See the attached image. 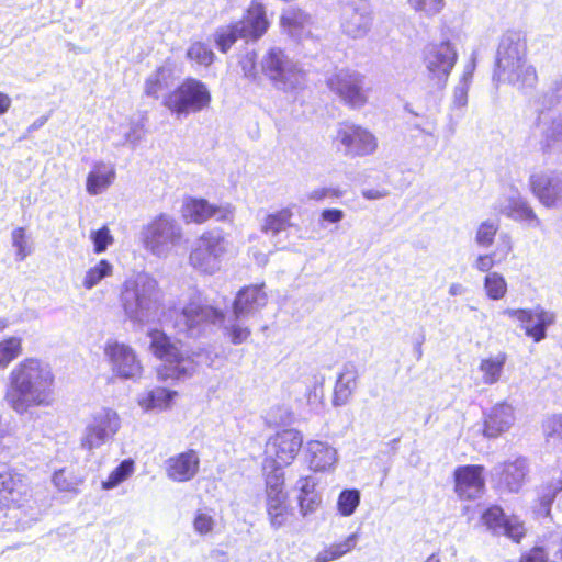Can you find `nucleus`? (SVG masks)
Returning a JSON list of instances; mask_svg holds the SVG:
<instances>
[{
    "instance_id": "nucleus-19",
    "label": "nucleus",
    "mask_w": 562,
    "mask_h": 562,
    "mask_svg": "<svg viewBox=\"0 0 562 562\" xmlns=\"http://www.w3.org/2000/svg\"><path fill=\"white\" fill-rule=\"evenodd\" d=\"M482 522L494 536H505L515 542L525 536L522 524L515 517H507L497 505L490 506L482 514Z\"/></svg>"
},
{
    "instance_id": "nucleus-45",
    "label": "nucleus",
    "mask_w": 562,
    "mask_h": 562,
    "mask_svg": "<svg viewBox=\"0 0 562 562\" xmlns=\"http://www.w3.org/2000/svg\"><path fill=\"white\" fill-rule=\"evenodd\" d=\"M484 289L491 300H501L506 294L507 283L502 274L491 272L484 279Z\"/></svg>"
},
{
    "instance_id": "nucleus-46",
    "label": "nucleus",
    "mask_w": 562,
    "mask_h": 562,
    "mask_svg": "<svg viewBox=\"0 0 562 562\" xmlns=\"http://www.w3.org/2000/svg\"><path fill=\"white\" fill-rule=\"evenodd\" d=\"M244 319L245 318L237 319L233 314V316L228 319L227 326L225 327V330L234 345L243 344L250 336V329L244 324Z\"/></svg>"
},
{
    "instance_id": "nucleus-48",
    "label": "nucleus",
    "mask_w": 562,
    "mask_h": 562,
    "mask_svg": "<svg viewBox=\"0 0 562 562\" xmlns=\"http://www.w3.org/2000/svg\"><path fill=\"white\" fill-rule=\"evenodd\" d=\"M408 5L420 16L431 18L441 12L445 0H408Z\"/></svg>"
},
{
    "instance_id": "nucleus-52",
    "label": "nucleus",
    "mask_w": 562,
    "mask_h": 562,
    "mask_svg": "<svg viewBox=\"0 0 562 562\" xmlns=\"http://www.w3.org/2000/svg\"><path fill=\"white\" fill-rule=\"evenodd\" d=\"M53 483L59 491L76 492L80 480L63 469L54 473Z\"/></svg>"
},
{
    "instance_id": "nucleus-6",
    "label": "nucleus",
    "mask_w": 562,
    "mask_h": 562,
    "mask_svg": "<svg viewBox=\"0 0 562 562\" xmlns=\"http://www.w3.org/2000/svg\"><path fill=\"white\" fill-rule=\"evenodd\" d=\"M212 95L206 83L188 77L162 99V105L178 119L199 113L211 104Z\"/></svg>"
},
{
    "instance_id": "nucleus-33",
    "label": "nucleus",
    "mask_w": 562,
    "mask_h": 562,
    "mask_svg": "<svg viewBox=\"0 0 562 562\" xmlns=\"http://www.w3.org/2000/svg\"><path fill=\"white\" fill-rule=\"evenodd\" d=\"M293 213L291 209L284 207L265 217L261 232L270 235L272 238L292 226L291 218Z\"/></svg>"
},
{
    "instance_id": "nucleus-35",
    "label": "nucleus",
    "mask_w": 562,
    "mask_h": 562,
    "mask_svg": "<svg viewBox=\"0 0 562 562\" xmlns=\"http://www.w3.org/2000/svg\"><path fill=\"white\" fill-rule=\"evenodd\" d=\"M171 77V68L166 66L158 67L145 81V94L147 97L158 99L159 92L170 85Z\"/></svg>"
},
{
    "instance_id": "nucleus-55",
    "label": "nucleus",
    "mask_w": 562,
    "mask_h": 562,
    "mask_svg": "<svg viewBox=\"0 0 562 562\" xmlns=\"http://www.w3.org/2000/svg\"><path fill=\"white\" fill-rule=\"evenodd\" d=\"M543 431L547 440H560L562 448V415H553L543 424Z\"/></svg>"
},
{
    "instance_id": "nucleus-17",
    "label": "nucleus",
    "mask_w": 562,
    "mask_h": 562,
    "mask_svg": "<svg viewBox=\"0 0 562 562\" xmlns=\"http://www.w3.org/2000/svg\"><path fill=\"white\" fill-rule=\"evenodd\" d=\"M529 186L533 195L547 209L562 205V172L546 170L532 173Z\"/></svg>"
},
{
    "instance_id": "nucleus-40",
    "label": "nucleus",
    "mask_w": 562,
    "mask_h": 562,
    "mask_svg": "<svg viewBox=\"0 0 562 562\" xmlns=\"http://www.w3.org/2000/svg\"><path fill=\"white\" fill-rule=\"evenodd\" d=\"M360 498V492L356 488L341 491L337 499L338 513L344 517L351 516L359 506Z\"/></svg>"
},
{
    "instance_id": "nucleus-61",
    "label": "nucleus",
    "mask_w": 562,
    "mask_h": 562,
    "mask_svg": "<svg viewBox=\"0 0 562 562\" xmlns=\"http://www.w3.org/2000/svg\"><path fill=\"white\" fill-rule=\"evenodd\" d=\"M495 252L480 255L473 262V268L481 272H488L495 265Z\"/></svg>"
},
{
    "instance_id": "nucleus-5",
    "label": "nucleus",
    "mask_w": 562,
    "mask_h": 562,
    "mask_svg": "<svg viewBox=\"0 0 562 562\" xmlns=\"http://www.w3.org/2000/svg\"><path fill=\"white\" fill-rule=\"evenodd\" d=\"M173 326L189 337H199L224 322V313L214 307L200 293H194L181 308H175Z\"/></svg>"
},
{
    "instance_id": "nucleus-7",
    "label": "nucleus",
    "mask_w": 562,
    "mask_h": 562,
    "mask_svg": "<svg viewBox=\"0 0 562 562\" xmlns=\"http://www.w3.org/2000/svg\"><path fill=\"white\" fill-rule=\"evenodd\" d=\"M268 27L265 8L259 3H252L240 21L218 27L214 33V41L220 52L227 53L238 38L256 41Z\"/></svg>"
},
{
    "instance_id": "nucleus-63",
    "label": "nucleus",
    "mask_w": 562,
    "mask_h": 562,
    "mask_svg": "<svg viewBox=\"0 0 562 562\" xmlns=\"http://www.w3.org/2000/svg\"><path fill=\"white\" fill-rule=\"evenodd\" d=\"M142 138L143 134L140 132L139 124L133 123L130 131L124 136L125 142L131 144L133 147H136Z\"/></svg>"
},
{
    "instance_id": "nucleus-26",
    "label": "nucleus",
    "mask_w": 562,
    "mask_h": 562,
    "mask_svg": "<svg viewBox=\"0 0 562 562\" xmlns=\"http://www.w3.org/2000/svg\"><path fill=\"white\" fill-rule=\"evenodd\" d=\"M358 378V366L352 361L344 363L335 384L333 398L334 406H342L348 403L357 389Z\"/></svg>"
},
{
    "instance_id": "nucleus-64",
    "label": "nucleus",
    "mask_w": 562,
    "mask_h": 562,
    "mask_svg": "<svg viewBox=\"0 0 562 562\" xmlns=\"http://www.w3.org/2000/svg\"><path fill=\"white\" fill-rule=\"evenodd\" d=\"M344 216V212L339 209H326L321 214L323 221L333 224L339 223Z\"/></svg>"
},
{
    "instance_id": "nucleus-43",
    "label": "nucleus",
    "mask_w": 562,
    "mask_h": 562,
    "mask_svg": "<svg viewBox=\"0 0 562 562\" xmlns=\"http://www.w3.org/2000/svg\"><path fill=\"white\" fill-rule=\"evenodd\" d=\"M134 471V461L132 459L123 460L109 475V477L102 482L103 490H112L120 483L125 481Z\"/></svg>"
},
{
    "instance_id": "nucleus-2",
    "label": "nucleus",
    "mask_w": 562,
    "mask_h": 562,
    "mask_svg": "<svg viewBox=\"0 0 562 562\" xmlns=\"http://www.w3.org/2000/svg\"><path fill=\"white\" fill-rule=\"evenodd\" d=\"M493 80L518 89L532 88L537 83V71L527 64V44L520 32L507 31L501 37Z\"/></svg>"
},
{
    "instance_id": "nucleus-22",
    "label": "nucleus",
    "mask_w": 562,
    "mask_h": 562,
    "mask_svg": "<svg viewBox=\"0 0 562 562\" xmlns=\"http://www.w3.org/2000/svg\"><path fill=\"white\" fill-rule=\"evenodd\" d=\"M483 465H462L454 471L456 492L464 499H475L484 491Z\"/></svg>"
},
{
    "instance_id": "nucleus-16",
    "label": "nucleus",
    "mask_w": 562,
    "mask_h": 562,
    "mask_svg": "<svg viewBox=\"0 0 562 562\" xmlns=\"http://www.w3.org/2000/svg\"><path fill=\"white\" fill-rule=\"evenodd\" d=\"M505 315L519 321L525 329V334L532 338L535 342H540L547 337V329L554 324L555 314L537 305L533 308H507Z\"/></svg>"
},
{
    "instance_id": "nucleus-50",
    "label": "nucleus",
    "mask_w": 562,
    "mask_h": 562,
    "mask_svg": "<svg viewBox=\"0 0 562 562\" xmlns=\"http://www.w3.org/2000/svg\"><path fill=\"white\" fill-rule=\"evenodd\" d=\"M519 562H557L550 549V542L536 546L524 553Z\"/></svg>"
},
{
    "instance_id": "nucleus-15",
    "label": "nucleus",
    "mask_w": 562,
    "mask_h": 562,
    "mask_svg": "<svg viewBox=\"0 0 562 562\" xmlns=\"http://www.w3.org/2000/svg\"><path fill=\"white\" fill-rule=\"evenodd\" d=\"M373 12L367 0H344L341 5L342 32L352 38H362L371 30Z\"/></svg>"
},
{
    "instance_id": "nucleus-32",
    "label": "nucleus",
    "mask_w": 562,
    "mask_h": 562,
    "mask_svg": "<svg viewBox=\"0 0 562 562\" xmlns=\"http://www.w3.org/2000/svg\"><path fill=\"white\" fill-rule=\"evenodd\" d=\"M266 507L271 526L274 529L282 527L290 514L286 493L267 495Z\"/></svg>"
},
{
    "instance_id": "nucleus-1",
    "label": "nucleus",
    "mask_w": 562,
    "mask_h": 562,
    "mask_svg": "<svg viewBox=\"0 0 562 562\" xmlns=\"http://www.w3.org/2000/svg\"><path fill=\"white\" fill-rule=\"evenodd\" d=\"M53 385L50 368L36 358H27L10 371L4 400L12 411L24 415L32 407L52 404Z\"/></svg>"
},
{
    "instance_id": "nucleus-9",
    "label": "nucleus",
    "mask_w": 562,
    "mask_h": 562,
    "mask_svg": "<svg viewBox=\"0 0 562 562\" xmlns=\"http://www.w3.org/2000/svg\"><path fill=\"white\" fill-rule=\"evenodd\" d=\"M227 246L228 241L221 231L204 233L191 250L189 257L191 266L201 272L214 273L221 267Z\"/></svg>"
},
{
    "instance_id": "nucleus-36",
    "label": "nucleus",
    "mask_w": 562,
    "mask_h": 562,
    "mask_svg": "<svg viewBox=\"0 0 562 562\" xmlns=\"http://www.w3.org/2000/svg\"><path fill=\"white\" fill-rule=\"evenodd\" d=\"M506 356L499 353L496 357L483 359L480 363V371L483 373V382L492 385L501 379Z\"/></svg>"
},
{
    "instance_id": "nucleus-53",
    "label": "nucleus",
    "mask_w": 562,
    "mask_h": 562,
    "mask_svg": "<svg viewBox=\"0 0 562 562\" xmlns=\"http://www.w3.org/2000/svg\"><path fill=\"white\" fill-rule=\"evenodd\" d=\"M12 245L16 248V260L22 261L31 254V247L27 245L25 229L15 228L12 232Z\"/></svg>"
},
{
    "instance_id": "nucleus-3",
    "label": "nucleus",
    "mask_w": 562,
    "mask_h": 562,
    "mask_svg": "<svg viewBox=\"0 0 562 562\" xmlns=\"http://www.w3.org/2000/svg\"><path fill=\"white\" fill-rule=\"evenodd\" d=\"M120 302L128 321L138 325L148 324L160 315L161 290L151 276L137 273L123 283Z\"/></svg>"
},
{
    "instance_id": "nucleus-56",
    "label": "nucleus",
    "mask_w": 562,
    "mask_h": 562,
    "mask_svg": "<svg viewBox=\"0 0 562 562\" xmlns=\"http://www.w3.org/2000/svg\"><path fill=\"white\" fill-rule=\"evenodd\" d=\"M91 240L94 246V251L101 254L106 250L108 246L113 243V237L106 226L91 232Z\"/></svg>"
},
{
    "instance_id": "nucleus-25",
    "label": "nucleus",
    "mask_w": 562,
    "mask_h": 562,
    "mask_svg": "<svg viewBox=\"0 0 562 562\" xmlns=\"http://www.w3.org/2000/svg\"><path fill=\"white\" fill-rule=\"evenodd\" d=\"M166 464L167 476L175 482L182 483L191 481L196 475L200 468V458L195 450L190 449L170 457Z\"/></svg>"
},
{
    "instance_id": "nucleus-60",
    "label": "nucleus",
    "mask_w": 562,
    "mask_h": 562,
    "mask_svg": "<svg viewBox=\"0 0 562 562\" xmlns=\"http://www.w3.org/2000/svg\"><path fill=\"white\" fill-rule=\"evenodd\" d=\"M469 88L464 83H458L453 90L452 109L461 110L468 104Z\"/></svg>"
},
{
    "instance_id": "nucleus-51",
    "label": "nucleus",
    "mask_w": 562,
    "mask_h": 562,
    "mask_svg": "<svg viewBox=\"0 0 562 562\" xmlns=\"http://www.w3.org/2000/svg\"><path fill=\"white\" fill-rule=\"evenodd\" d=\"M271 468L272 471L269 472L266 477V494L277 495L279 493H284V473L282 471V467L273 464Z\"/></svg>"
},
{
    "instance_id": "nucleus-47",
    "label": "nucleus",
    "mask_w": 562,
    "mask_h": 562,
    "mask_svg": "<svg viewBox=\"0 0 562 562\" xmlns=\"http://www.w3.org/2000/svg\"><path fill=\"white\" fill-rule=\"evenodd\" d=\"M498 228V224L494 221L487 220L482 222L475 233L476 245L482 248L492 246Z\"/></svg>"
},
{
    "instance_id": "nucleus-23",
    "label": "nucleus",
    "mask_w": 562,
    "mask_h": 562,
    "mask_svg": "<svg viewBox=\"0 0 562 562\" xmlns=\"http://www.w3.org/2000/svg\"><path fill=\"white\" fill-rule=\"evenodd\" d=\"M231 210L228 206H216L209 203L205 199L187 198L182 205V215L187 222L204 223L215 217L218 221L228 218Z\"/></svg>"
},
{
    "instance_id": "nucleus-14",
    "label": "nucleus",
    "mask_w": 562,
    "mask_h": 562,
    "mask_svg": "<svg viewBox=\"0 0 562 562\" xmlns=\"http://www.w3.org/2000/svg\"><path fill=\"white\" fill-rule=\"evenodd\" d=\"M458 59V53L450 41L429 44L424 49V64L439 86H445Z\"/></svg>"
},
{
    "instance_id": "nucleus-31",
    "label": "nucleus",
    "mask_w": 562,
    "mask_h": 562,
    "mask_svg": "<svg viewBox=\"0 0 562 562\" xmlns=\"http://www.w3.org/2000/svg\"><path fill=\"white\" fill-rule=\"evenodd\" d=\"M177 392L165 387H154L138 397L139 406L145 411H161L170 406Z\"/></svg>"
},
{
    "instance_id": "nucleus-62",
    "label": "nucleus",
    "mask_w": 562,
    "mask_h": 562,
    "mask_svg": "<svg viewBox=\"0 0 562 562\" xmlns=\"http://www.w3.org/2000/svg\"><path fill=\"white\" fill-rule=\"evenodd\" d=\"M315 485H316V482H315V479L313 476H306V477H301L297 482H296V487L299 488L300 491V495L299 496H310L312 494H316L315 493Z\"/></svg>"
},
{
    "instance_id": "nucleus-12",
    "label": "nucleus",
    "mask_w": 562,
    "mask_h": 562,
    "mask_svg": "<svg viewBox=\"0 0 562 562\" xmlns=\"http://www.w3.org/2000/svg\"><path fill=\"white\" fill-rule=\"evenodd\" d=\"M327 86L345 104L352 109H360L368 101L364 76L357 71L341 69L328 78Z\"/></svg>"
},
{
    "instance_id": "nucleus-10",
    "label": "nucleus",
    "mask_w": 562,
    "mask_h": 562,
    "mask_svg": "<svg viewBox=\"0 0 562 562\" xmlns=\"http://www.w3.org/2000/svg\"><path fill=\"white\" fill-rule=\"evenodd\" d=\"M260 65L262 74L277 89L288 91L300 85L301 71L297 65L281 48H270Z\"/></svg>"
},
{
    "instance_id": "nucleus-37",
    "label": "nucleus",
    "mask_w": 562,
    "mask_h": 562,
    "mask_svg": "<svg viewBox=\"0 0 562 562\" xmlns=\"http://www.w3.org/2000/svg\"><path fill=\"white\" fill-rule=\"evenodd\" d=\"M91 423L94 426H100V429H103L110 439L114 437L121 427L117 413L111 408H102L95 413Z\"/></svg>"
},
{
    "instance_id": "nucleus-28",
    "label": "nucleus",
    "mask_w": 562,
    "mask_h": 562,
    "mask_svg": "<svg viewBox=\"0 0 562 562\" xmlns=\"http://www.w3.org/2000/svg\"><path fill=\"white\" fill-rule=\"evenodd\" d=\"M281 26L285 33L295 40H301L310 34L311 15L301 9L289 7L282 12Z\"/></svg>"
},
{
    "instance_id": "nucleus-38",
    "label": "nucleus",
    "mask_w": 562,
    "mask_h": 562,
    "mask_svg": "<svg viewBox=\"0 0 562 562\" xmlns=\"http://www.w3.org/2000/svg\"><path fill=\"white\" fill-rule=\"evenodd\" d=\"M537 104L541 111L551 110L562 104V78L555 80L548 90L538 97Z\"/></svg>"
},
{
    "instance_id": "nucleus-8",
    "label": "nucleus",
    "mask_w": 562,
    "mask_h": 562,
    "mask_svg": "<svg viewBox=\"0 0 562 562\" xmlns=\"http://www.w3.org/2000/svg\"><path fill=\"white\" fill-rule=\"evenodd\" d=\"M182 237L181 226L169 215L160 214L139 233L144 248L157 257L166 256Z\"/></svg>"
},
{
    "instance_id": "nucleus-57",
    "label": "nucleus",
    "mask_w": 562,
    "mask_h": 562,
    "mask_svg": "<svg viewBox=\"0 0 562 562\" xmlns=\"http://www.w3.org/2000/svg\"><path fill=\"white\" fill-rule=\"evenodd\" d=\"M357 540H358V535L351 533L344 541H341L339 543L331 544L329 547V550L334 553V557L336 559H338V558L342 557L344 554H346L347 552L351 551L356 547Z\"/></svg>"
},
{
    "instance_id": "nucleus-49",
    "label": "nucleus",
    "mask_w": 562,
    "mask_h": 562,
    "mask_svg": "<svg viewBox=\"0 0 562 562\" xmlns=\"http://www.w3.org/2000/svg\"><path fill=\"white\" fill-rule=\"evenodd\" d=\"M187 57L203 66H210L214 60V53L204 43L195 42L187 50Z\"/></svg>"
},
{
    "instance_id": "nucleus-41",
    "label": "nucleus",
    "mask_w": 562,
    "mask_h": 562,
    "mask_svg": "<svg viewBox=\"0 0 562 562\" xmlns=\"http://www.w3.org/2000/svg\"><path fill=\"white\" fill-rule=\"evenodd\" d=\"M112 265L108 260H100L94 267L90 268L83 278L82 284L87 290L93 289L104 278L112 274Z\"/></svg>"
},
{
    "instance_id": "nucleus-59",
    "label": "nucleus",
    "mask_w": 562,
    "mask_h": 562,
    "mask_svg": "<svg viewBox=\"0 0 562 562\" xmlns=\"http://www.w3.org/2000/svg\"><path fill=\"white\" fill-rule=\"evenodd\" d=\"M321 496L318 494H312L310 496H299L300 512L303 516H306L316 510L321 504Z\"/></svg>"
},
{
    "instance_id": "nucleus-44",
    "label": "nucleus",
    "mask_w": 562,
    "mask_h": 562,
    "mask_svg": "<svg viewBox=\"0 0 562 562\" xmlns=\"http://www.w3.org/2000/svg\"><path fill=\"white\" fill-rule=\"evenodd\" d=\"M24 490L21 475L12 472L0 473V493H7L11 501H16L14 495L22 494Z\"/></svg>"
},
{
    "instance_id": "nucleus-29",
    "label": "nucleus",
    "mask_w": 562,
    "mask_h": 562,
    "mask_svg": "<svg viewBox=\"0 0 562 562\" xmlns=\"http://www.w3.org/2000/svg\"><path fill=\"white\" fill-rule=\"evenodd\" d=\"M308 462L314 471H326L337 461V452L328 443L314 440L307 443Z\"/></svg>"
},
{
    "instance_id": "nucleus-24",
    "label": "nucleus",
    "mask_w": 562,
    "mask_h": 562,
    "mask_svg": "<svg viewBox=\"0 0 562 562\" xmlns=\"http://www.w3.org/2000/svg\"><path fill=\"white\" fill-rule=\"evenodd\" d=\"M496 210L517 222H527L531 227L539 228L542 223L518 191H513L504 201L499 202Z\"/></svg>"
},
{
    "instance_id": "nucleus-4",
    "label": "nucleus",
    "mask_w": 562,
    "mask_h": 562,
    "mask_svg": "<svg viewBox=\"0 0 562 562\" xmlns=\"http://www.w3.org/2000/svg\"><path fill=\"white\" fill-rule=\"evenodd\" d=\"M148 337L151 353L164 362L158 369L161 380L189 378L206 358L204 353H196L194 357L184 355L178 342L172 341L162 330L151 329L148 331Z\"/></svg>"
},
{
    "instance_id": "nucleus-39",
    "label": "nucleus",
    "mask_w": 562,
    "mask_h": 562,
    "mask_svg": "<svg viewBox=\"0 0 562 562\" xmlns=\"http://www.w3.org/2000/svg\"><path fill=\"white\" fill-rule=\"evenodd\" d=\"M22 350V339L19 337H9L0 341V368H7Z\"/></svg>"
},
{
    "instance_id": "nucleus-21",
    "label": "nucleus",
    "mask_w": 562,
    "mask_h": 562,
    "mask_svg": "<svg viewBox=\"0 0 562 562\" xmlns=\"http://www.w3.org/2000/svg\"><path fill=\"white\" fill-rule=\"evenodd\" d=\"M268 302L265 284L244 286L233 303V313L236 318H249L259 313Z\"/></svg>"
},
{
    "instance_id": "nucleus-27",
    "label": "nucleus",
    "mask_w": 562,
    "mask_h": 562,
    "mask_svg": "<svg viewBox=\"0 0 562 562\" xmlns=\"http://www.w3.org/2000/svg\"><path fill=\"white\" fill-rule=\"evenodd\" d=\"M514 409L509 404H496L485 417L484 435L490 438H496L507 431L514 424Z\"/></svg>"
},
{
    "instance_id": "nucleus-42",
    "label": "nucleus",
    "mask_w": 562,
    "mask_h": 562,
    "mask_svg": "<svg viewBox=\"0 0 562 562\" xmlns=\"http://www.w3.org/2000/svg\"><path fill=\"white\" fill-rule=\"evenodd\" d=\"M111 440L100 426H94L90 423L86 429L81 439V447L89 451L100 448L102 445Z\"/></svg>"
},
{
    "instance_id": "nucleus-54",
    "label": "nucleus",
    "mask_w": 562,
    "mask_h": 562,
    "mask_svg": "<svg viewBox=\"0 0 562 562\" xmlns=\"http://www.w3.org/2000/svg\"><path fill=\"white\" fill-rule=\"evenodd\" d=\"M239 65L244 77L251 80L257 81L259 78V74L257 71V55L252 52H247L239 60Z\"/></svg>"
},
{
    "instance_id": "nucleus-20",
    "label": "nucleus",
    "mask_w": 562,
    "mask_h": 562,
    "mask_svg": "<svg viewBox=\"0 0 562 562\" xmlns=\"http://www.w3.org/2000/svg\"><path fill=\"white\" fill-rule=\"evenodd\" d=\"M529 464L526 458L518 457L513 461L497 464L492 470V475L497 480L499 488L518 493L526 482Z\"/></svg>"
},
{
    "instance_id": "nucleus-18",
    "label": "nucleus",
    "mask_w": 562,
    "mask_h": 562,
    "mask_svg": "<svg viewBox=\"0 0 562 562\" xmlns=\"http://www.w3.org/2000/svg\"><path fill=\"white\" fill-rule=\"evenodd\" d=\"M336 140L344 146V154L349 157L371 155L376 149L375 137L359 125L342 123Z\"/></svg>"
},
{
    "instance_id": "nucleus-58",
    "label": "nucleus",
    "mask_w": 562,
    "mask_h": 562,
    "mask_svg": "<svg viewBox=\"0 0 562 562\" xmlns=\"http://www.w3.org/2000/svg\"><path fill=\"white\" fill-rule=\"evenodd\" d=\"M193 527L199 535H206L213 530L214 519L212 516L199 512L194 518Z\"/></svg>"
},
{
    "instance_id": "nucleus-13",
    "label": "nucleus",
    "mask_w": 562,
    "mask_h": 562,
    "mask_svg": "<svg viewBox=\"0 0 562 562\" xmlns=\"http://www.w3.org/2000/svg\"><path fill=\"white\" fill-rule=\"evenodd\" d=\"M303 443V437L295 429H285L277 432L266 443V461L263 469L273 464L289 465L296 457Z\"/></svg>"
},
{
    "instance_id": "nucleus-11",
    "label": "nucleus",
    "mask_w": 562,
    "mask_h": 562,
    "mask_svg": "<svg viewBox=\"0 0 562 562\" xmlns=\"http://www.w3.org/2000/svg\"><path fill=\"white\" fill-rule=\"evenodd\" d=\"M104 356L116 378L136 381L142 376V362L131 346L117 340H109L104 347Z\"/></svg>"
},
{
    "instance_id": "nucleus-34",
    "label": "nucleus",
    "mask_w": 562,
    "mask_h": 562,
    "mask_svg": "<svg viewBox=\"0 0 562 562\" xmlns=\"http://www.w3.org/2000/svg\"><path fill=\"white\" fill-rule=\"evenodd\" d=\"M541 144L544 151H562V113L544 124Z\"/></svg>"
},
{
    "instance_id": "nucleus-30",
    "label": "nucleus",
    "mask_w": 562,
    "mask_h": 562,
    "mask_svg": "<svg viewBox=\"0 0 562 562\" xmlns=\"http://www.w3.org/2000/svg\"><path fill=\"white\" fill-rule=\"evenodd\" d=\"M114 179V168L103 162H98L87 177V192L91 195H98L108 189Z\"/></svg>"
}]
</instances>
